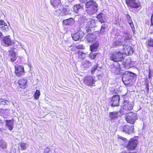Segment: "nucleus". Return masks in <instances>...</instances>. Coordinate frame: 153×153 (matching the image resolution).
Returning a JSON list of instances; mask_svg holds the SVG:
<instances>
[{"mask_svg":"<svg viewBox=\"0 0 153 153\" xmlns=\"http://www.w3.org/2000/svg\"><path fill=\"white\" fill-rule=\"evenodd\" d=\"M98 4L92 0H90L85 3V7L87 8H89L90 10L86 11L87 13L89 15H92L95 13L97 11Z\"/></svg>","mask_w":153,"mask_h":153,"instance_id":"obj_1","label":"nucleus"},{"mask_svg":"<svg viewBox=\"0 0 153 153\" xmlns=\"http://www.w3.org/2000/svg\"><path fill=\"white\" fill-rule=\"evenodd\" d=\"M137 119L136 114L132 112L128 113L126 115V120L128 123L134 124Z\"/></svg>","mask_w":153,"mask_h":153,"instance_id":"obj_2","label":"nucleus"},{"mask_svg":"<svg viewBox=\"0 0 153 153\" xmlns=\"http://www.w3.org/2000/svg\"><path fill=\"white\" fill-rule=\"evenodd\" d=\"M109 57L110 59L115 62L121 61L123 59V54L120 52L114 53L111 54Z\"/></svg>","mask_w":153,"mask_h":153,"instance_id":"obj_3","label":"nucleus"},{"mask_svg":"<svg viewBox=\"0 0 153 153\" xmlns=\"http://www.w3.org/2000/svg\"><path fill=\"white\" fill-rule=\"evenodd\" d=\"M134 76V73L131 72L126 71L123 76L122 81L124 84H128L127 82L132 79Z\"/></svg>","mask_w":153,"mask_h":153,"instance_id":"obj_4","label":"nucleus"},{"mask_svg":"<svg viewBox=\"0 0 153 153\" xmlns=\"http://www.w3.org/2000/svg\"><path fill=\"white\" fill-rule=\"evenodd\" d=\"M137 144L138 141L137 140L131 139L128 142L126 147L128 150H134L137 147Z\"/></svg>","mask_w":153,"mask_h":153,"instance_id":"obj_5","label":"nucleus"},{"mask_svg":"<svg viewBox=\"0 0 153 153\" xmlns=\"http://www.w3.org/2000/svg\"><path fill=\"white\" fill-rule=\"evenodd\" d=\"M126 2L128 6L132 8H137L141 6L140 4L137 0H126Z\"/></svg>","mask_w":153,"mask_h":153,"instance_id":"obj_6","label":"nucleus"},{"mask_svg":"<svg viewBox=\"0 0 153 153\" xmlns=\"http://www.w3.org/2000/svg\"><path fill=\"white\" fill-rule=\"evenodd\" d=\"M84 25L86 27L92 28L96 26L95 21L94 19L91 18L84 19Z\"/></svg>","mask_w":153,"mask_h":153,"instance_id":"obj_7","label":"nucleus"},{"mask_svg":"<svg viewBox=\"0 0 153 153\" xmlns=\"http://www.w3.org/2000/svg\"><path fill=\"white\" fill-rule=\"evenodd\" d=\"M123 39V37L121 35L118 36L116 39V41L113 42L112 46L113 47H116L121 45H123L124 44L122 40Z\"/></svg>","mask_w":153,"mask_h":153,"instance_id":"obj_8","label":"nucleus"},{"mask_svg":"<svg viewBox=\"0 0 153 153\" xmlns=\"http://www.w3.org/2000/svg\"><path fill=\"white\" fill-rule=\"evenodd\" d=\"M12 42L10 36H7L3 38L2 43L4 46L8 47L12 44Z\"/></svg>","mask_w":153,"mask_h":153,"instance_id":"obj_9","label":"nucleus"},{"mask_svg":"<svg viewBox=\"0 0 153 153\" xmlns=\"http://www.w3.org/2000/svg\"><path fill=\"white\" fill-rule=\"evenodd\" d=\"M51 3L55 8H58L59 10L63 9V7L60 3V0H51Z\"/></svg>","mask_w":153,"mask_h":153,"instance_id":"obj_10","label":"nucleus"},{"mask_svg":"<svg viewBox=\"0 0 153 153\" xmlns=\"http://www.w3.org/2000/svg\"><path fill=\"white\" fill-rule=\"evenodd\" d=\"M84 82L87 85L93 86L94 84V79L92 77L87 76L84 79Z\"/></svg>","mask_w":153,"mask_h":153,"instance_id":"obj_11","label":"nucleus"},{"mask_svg":"<svg viewBox=\"0 0 153 153\" xmlns=\"http://www.w3.org/2000/svg\"><path fill=\"white\" fill-rule=\"evenodd\" d=\"M134 130V126H133L126 125L122 128V131L127 134H129L133 132Z\"/></svg>","mask_w":153,"mask_h":153,"instance_id":"obj_12","label":"nucleus"},{"mask_svg":"<svg viewBox=\"0 0 153 153\" xmlns=\"http://www.w3.org/2000/svg\"><path fill=\"white\" fill-rule=\"evenodd\" d=\"M123 48L124 52L126 54L129 55L133 53V49L130 46L128 45H126L124 44Z\"/></svg>","mask_w":153,"mask_h":153,"instance_id":"obj_13","label":"nucleus"},{"mask_svg":"<svg viewBox=\"0 0 153 153\" xmlns=\"http://www.w3.org/2000/svg\"><path fill=\"white\" fill-rule=\"evenodd\" d=\"M120 97L118 95H115L112 97L111 101V105L114 106H117L119 105Z\"/></svg>","mask_w":153,"mask_h":153,"instance_id":"obj_14","label":"nucleus"},{"mask_svg":"<svg viewBox=\"0 0 153 153\" xmlns=\"http://www.w3.org/2000/svg\"><path fill=\"white\" fill-rule=\"evenodd\" d=\"M13 121L14 120L13 119L5 120V126L10 131H11L13 128Z\"/></svg>","mask_w":153,"mask_h":153,"instance_id":"obj_15","label":"nucleus"},{"mask_svg":"<svg viewBox=\"0 0 153 153\" xmlns=\"http://www.w3.org/2000/svg\"><path fill=\"white\" fill-rule=\"evenodd\" d=\"M85 38L88 42H91L96 40V36L94 33H88L86 35Z\"/></svg>","mask_w":153,"mask_h":153,"instance_id":"obj_16","label":"nucleus"},{"mask_svg":"<svg viewBox=\"0 0 153 153\" xmlns=\"http://www.w3.org/2000/svg\"><path fill=\"white\" fill-rule=\"evenodd\" d=\"M123 107V109L126 111H129L132 109L133 106L131 102H124Z\"/></svg>","mask_w":153,"mask_h":153,"instance_id":"obj_17","label":"nucleus"},{"mask_svg":"<svg viewBox=\"0 0 153 153\" xmlns=\"http://www.w3.org/2000/svg\"><path fill=\"white\" fill-rule=\"evenodd\" d=\"M18 83L21 88L24 89L27 87V80L26 79H21L19 80Z\"/></svg>","mask_w":153,"mask_h":153,"instance_id":"obj_18","label":"nucleus"},{"mask_svg":"<svg viewBox=\"0 0 153 153\" xmlns=\"http://www.w3.org/2000/svg\"><path fill=\"white\" fill-rule=\"evenodd\" d=\"M15 73L18 76H20L24 74V67L21 66L15 67Z\"/></svg>","mask_w":153,"mask_h":153,"instance_id":"obj_19","label":"nucleus"},{"mask_svg":"<svg viewBox=\"0 0 153 153\" xmlns=\"http://www.w3.org/2000/svg\"><path fill=\"white\" fill-rule=\"evenodd\" d=\"M82 32H78L73 34L72 35V37L74 40L77 41L82 38Z\"/></svg>","mask_w":153,"mask_h":153,"instance_id":"obj_20","label":"nucleus"},{"mask_svg":"<svg viewBox=\"0 0 153 153\" xmlns=\"http://www.w3.org/2000/svg\"><path fill=\"white\" fill-rule=\"evenodd\" d=\"M11 45L13 46L14 49H18L23 47L21 43L17 41H14L12 42V44Z\"/></svg>","mask_w":153,"mask_h":153,"instance_id":"obj_21","label":"nucleus"},{"mask_svg":"<svg viewBox=\"0 0 153 153\" xmlns=\"http://www.w3.org/2000/svg\"><path fill=\"white\" fill-rule=\"evenodd\" d=\"M120 65H117V67L114 66L111 69V71L113 73L117 74H118L120 73Z\"/></svg>","mask_w":153,"mask_h":153,"instance_id":"obj_22","label":"nucleus"},{"mask_svg":"<svg viewBox=\"0 0 153 153\" xmlns=\"http://www.w3.org/2000/svg\"><path fill=\"white\" fill-rule=\"evenodd\" d=\"M99 46V43L96 42L95 43L91 45L90 46V50L91 51H96L97 50V48Z\"/></svg>","mask_w":153,"mask_h":153,"instance_id":"obj_23","label":"nucleus"},{"mask_svg":"<svg viewBox=\"0 0 153 153\" xmlns=\"http://www.w3.org/2000/svg\"><path fill=\"white\" fill-rule=\"evenodd\" d=\"M63 24L66 25L72 24L74 23V20L72 18L64 20L63 22Z\"/></svg>","mask_w":153,"mask_h":153,"instance_id":"obj_24","label":"nucleus"},{"mask_svg":"<svg viewBox=\"0 0 153 153\" xmlns=\"http://www.w3.org/2000/svg\"><path fill=\"white\" fill-rule=\"evenodd\" d=\"M82 8L83 6L79 4L75 5L73 7V10L76 13H77L79 10L82 9Z\"/></svg>","mask_w":153,"mask_h":153,"instance_id":"obj_25","label":"nucleus"},{"mask_svg":"<svg viewBox=\"0 0 153 153\" xmlns=\"http://www.w3.org/2000/svg\"><path fill=\"white\" fill-rule=\"evenodd\" d=\"M117 112H113L109 113V117L111 120L115 119L118 117Z\"/></svg>","mask_w":153,"mask_h":153,"instance_id":"obj_26","label":"nucleus"},{"mask_svg":"<svg viewBox=\"0 0 153 153\" xmlns=\"http://www.w3.org/2000/svg\"><path fill=\"white\" fill-rule=\"evenodd\" d=\"M0 147L2 150H4L7 147V143L3 140H0Z\"/></svg>","mask_w":153,"mask_h":153,"instance_id":"obj_27","label":"nucleus"},{"mask_svg":"<svg viewBox=\"0 0 153 153\" xmlns=\"http://www.w3.org/2000/svg\"><path fill=\"white\" fill-rule=\"evenodd\" d=\"M82 65L84 68L88 67L91 65V63L88 61L86 60L82 62Z\"/></svg>","mask_w":153,"mask_h":153,"instance_id":"obj_28","label":"nucleus"},{"mask_svg":"<svg viewBox=\"0 0 153 153\" xmlns=\"http://www.w3.org/2000/svg\"><path fill=\"white\" fill-rule=\"evenodd\" d=\"M10 56V58L11 61L12 62L14 61L16 59V53L14 52H11Z\"/></svg>","mask_w":153,"mask_h":153,"instance_id":"obj_29","label":"nucleus"},{"mask_svg":"<svg viewBox=\"0 0 153 153\" xmlns=\"http://www.w3.org/2000/svg\"><path fill=\"white\" fill-rule=\"evenodd\" d=\"M20 146L21 150H25L28 145L25 143H22L20 144Z\"/></svg>","mask_w":153,"mask_h":153,"instance_id":"obj_30","label":"nucleus"},{"mask_svg":"<svg viewBox=\"0 0 153 153\" xmlns=\"http://www.w3.org/2000/svg\"><path fill=\"white\" fill-rule=\"evenodd\" d=\"M40 95V92L39 91L36 90L34 95L35 98L36 100H38L39 98Z\"/></svg>","mask_w":153,"mask_h":153,"instance_id":"obj_31","label":"nucleus"},{"mask_svg":"<svg viewBox=\"0 0 153 153\" xmlns=\"http://www.w3.org/2000/svg\"><path fill=\"white\" fill-rule=\"evenodd\" d=\"M1 30L5 32L7 31L8 29V27L7 25V24L1 27Z\"/></svg>","mask_w":153,"mask_h":153,"instance_id":"obj_32","label":"nucleus"},{"mask_svg":"<svg viewBox=\"0 0 153 153\" xmlns=\"http://www.w3.org/2000/svg\"><path fill=\"white\" fill-rule=\"evenodd\" d=\"M93 51H91L89 55V56L91 59H94L96 57L97 53H93Z\"/></svg>","mask_w":153,"mask_h":153,"instance_id":"obj_33","label":"nucleus"},{"mask_svg":"<svg viewBox=\"0 0 153 153\" xmlns=\"http://www.w3.org/2000/svg\"><path fill=\"white\" fill-rule=\"evenodd\" d=\"M147 44L149 46L153 47V39H148L147 42Z\"/></svg>","mask_w":153,"mask_h":153,"instance_id":"obj_34","label":"nucleus"},{"mask_svg":"<svg viewBox=\"0 0 153 153\" xmlns=\"http://www.w3.org/2000/svg\"><path fill=\"white\" fill-rule=\"evenodd\" d=\"M106 27V25L105 24H104L102 25L100 29V31L101 33H103L105 32V29Z\"/></svg>","mask_w":153,"mask_h":153,"instance_id":"obj_35","label":"nucleus"},{"mask_svg":"<svg viewBox=\"0 0 153 153\" xmlns=\"http://www.w3.org/2000/svg\"><path fill=\"white\" fill-rule=\"evenodd\" d=\"M98 67L97 65H95L93 66L91 68V73L92 74H93L94 73L95 71L97 69Z\"/></svg>","mask_w":153,"mask_h":153,"instance_id":"obj_36","label":"nucleus"},{"mask_svg":"<svg viewBox=\"0 0 153 153\" xmlns=\"http://www.w3.org/2000/svg\"><path fill=\"white\" fill-rule=\"evenodd\" d=\"M75 47L78 49H84V46L82 45H76Z\"/></svg>","mask_w":153,"mask_h":153,"instance_id":"obj_37","label":"nucleus"},{"mask_svg":"<svg viewBox=\"0 0 153 153\" xmlns=\"http://www.w3.org/2000/svg\"><path fill=\"white\" fill-rule=\"evenodd\" d=\"M103 15V14L102 13H100L97 16V18L98 19H99L102 17Z\"/></svg>","mask_w":153,"mask_h":153,"instance_id":"obj_38","label":"nucleus"},{"mask_svg":"<svg viewBox=\"0 0 153 153\" xmlns=\"http://www.w3.org/2000/svg\"><path fill=\"white\" fill-rule=\"evenodd\" d=\"M6 24V23L3 20H0V26H2Z\"/></svg>","mask_w":153,"mask_h":153,"instance_id":"obj_39","label":"nucleus"},{"mask_svg":"<svg viewBox=\"0 0 153 153\" xmlns=\"http://www.w3.org/2000/svg\"><path fill=\"white\" fill-rule=\"evenodd\" d=\"M99 21L101 23H104L105 22V20L103 19V18L102 17L100 19H98Z\"/></svg>","mask_w":153,"mask_h":153,"instance_id":"obj_40","label":"nucleus"},{"mask_svg":"<svg viewBox=\"0 0 153 153\" xmlns=\"http://www.w3.org/2000/svg\"><path fill=\"white\" fill-rule=\"evenodd\" d=\"M151 23L150 26L153 25V14L152 16L151 19Z\"/></svg>","mask_w":153,"mask_h":153,"instance_id":"obj_41","label":"nucleus"},{"mask_svg":"<svg viewBox=\"0 0 153 153\" xmlns=\"http://www.w3.org/2000/svg\"><path fill=\"white\" fill-rule=\"evenodd\" d=\"M129 39V37L128 36V38H126V39L124 38V41L126 42H127L128 41Z\"/></svg>","mask_w":153,"mask_h":153,"instance_id":"obj_42","label":"nucleus"},{"mask_svg":"<svg viewBox=\"0 0 153 153\" xmlns=\"http://www.w3.org/2000/svg\"><path fill=\"white\" fill-rule=\"evenodd\" d=\"M3 123L2 122L1 120H0V127L3 126Z\"/></svg>","mask_w":153,"mask_h":153,"instance_id":"obj_43","label":"nucleus"},{"mask_svg":"<svg viewBox=\"0 0 153 153\" xmlns=\"http://www.w3.org/2000/svg\"><path fill=\"white\" fill-rule=\"evenodd\" d=\"M126 17L127 18L128 20H130L131 19H130V17L129 16V15H126Z\"/></svg>","mask_w":153,"mask_h":153,"instance_id":"obj_44","label":"nucleus"},{"mask_svg":"<svg viewBox=\"0 0 153 153\" xmlns=\"http://www.w3.org/2000/svg\"><path fill=\"white\" fill-rule=\"evenodd\" d=\"M126 17L127 18L128 20H130L131 19H130V17L129 16V15H126Z\"/></svg>","mask_w":153,"mask_h":153,"instance_id":"obj_45","label":"nucleus"},{"mask_svg":"<svg viewBox=\"0 0 153 153\" xmlns=\"http://www.w3.org/2000/svg\"><path fill=\"white\" fill-rule=\"evenodd\" d=\"M6 103L5 101L3 99V101H2L1 104L3 105H5Z\"/></svg>","mask_w":153,"mask_h":153,"instance_id":"obj_46","label":"nucleus"},{"mask_svg":"<svg viewBox=\"0 0 153 153\" xmlns=\"http://www.w3.org/2000/svg\"><path fill=\"white\" fill-rule=\"evenodd\" d=\"M131 27L132 28L133 27H134V25H133V23H131V24H129Z\"/></svg>","mask_w":153,"mask_h":153,"instance_id":"obj_47","label":"nucleus"},{"mask_svg":"<svg viewBox=\"0 0 153 153\" xmlns=\"http://www.w3.org/2000/svg\"><path fill=\"white\" fill-rule=\"evenodd\" d=\"M128 21L129 24H131L132 23L131 19L128 20Z\"/></svg>","mask_w":153,"mask_h":153,"instance_id":"obj_48","label":"nucleus"},{"mask_svg":"<svg viewBox=\"0 0 153 153\" xmlns=\"http://www.w3.org/2000/svg\"><path fill=\"white\" fill-rule=\"evenodd\" d=\"M2 101H3V99H0V105H1V103Z\"/></svg>","mask_w":153,"mask_h":153,"instance_id":"obj_49","label":"nucleus"},{"mask_svg":"<svg viewBox=\"0 0 153 153\" xmlns=\"http://www.w3.org/2000/svg\"><path fill=\"white\" fill-rule=\"evenodd\" d=\"M0 130L1 131H5V129H4L3 128H0Z\"/></svg>","mask_w":153,"mask_h":153,"instance_id":"obj_50","label":"nucleus"},{"mask_svg":"<svg viewBox=\"0 0 153 153\" xmlns=\"http://www.w3.org/2000/svg\"><path fill=\"white\" fill-rule=\"evenodd\" d=\"M120 138L121 139H123V140L124 141H125V140H126V138H124L123 137H121Z\"/></svg>","mask_w":153,"mask_h":153,"instance_id":"obj_51","label":"nucleus"},{"mask_svg":"<svg viewBox=\"0 0 153 153\" xmlns=\"http://www.w3.org/2000/svg\"><path fill=\"white\" fill-rule=\"evenodd\" d=\"M86 0H80L81 2L83 3Z\"/></svg>","mask_w":153,"mask_h":153,"instance_id":"obj_52","label":"nucleus"},{"mask_svg":"<svg viewBox=\"0 0 153 153\" xmlns=\"http://www.w3.org/2000/svg\"><path fill=\"white\" fill-rule=\"evenodd\" d=\"M118 91H117H117H115V90H114V93H115L116 94H117L118 93Z\"/></svg>","mask_w":153,"mask_h":153,"instance_id":"obj_53","label":"nucleus"},{"mask_svg":"<svg viewBox=\"0 0 153 153\" xmlns=\"http://www.w3.org/2000/svg\"><path fill=\"white\" fill-rule=\"evenodd\" d=\"M146 21L147 22V21ZM145 23L146 25H148L150 26V24H149L147 22H146Z\"/></svg>","mask_w":153,"mask_h":153,"instance_id":"obj_54","label":"nucleus"},{"mask_svg":"<svg viewBox=\"0 0 153 153\" xmlns=\"http://www.w3.org/2000/svg\"><path fill=\"white\" fill-rule=\"evenodd\" d=\"M121 153H127V152L125 151H123L121 152Z\"/></svg>","mask_w":153,"mask_h":153,"instance_id":"obj_55","label":"nucleus"},{"mask_svg":"<svg viewBox=\"0 0 153 153\" xmlns=\"http://www.w3.org/2000/svg\"><path fill=\"white\" fill-rule=\"evenodd\" d=\"M135 153V152H134V153Z\"/></svg>","mask_w":153,"mask_h":153,"instance_id":"obj_56","label":"nucleus"}]
</instances>
